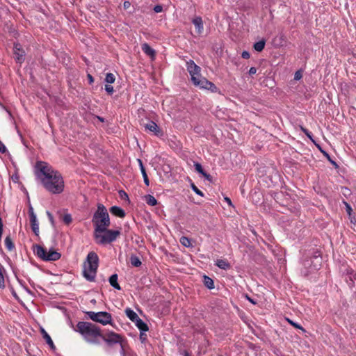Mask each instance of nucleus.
<instances>
[{"label": "nucleus", "instance_id": "obj_1", "mask_svg": "<svg viewBox=\"0 0 356 356\" xmlns=\"http://www.w3.org/2000/svg\"><path fill=\"white\" fill-rule=\"evenodd\" d=\"M35 168L38 170L35 172L36 177L47 192L58 195L64 191L65 181L59 171L44 161H37Z\"/></svg>", "mask_w": 356, "mask_h": 356}, {"label": "nucleus", "instance_id": "obj_2", "mask_svg": "<svg viewBox=\"0 0 356 356\" xmlns=\"http://www.w3.org/2000/svg\"><path fill=\"white\" fill-rule=\"evenodd\" d=\"M71 327L74 331L79 333L83 339L92 344H98L97 338L102 336L101 329L97 325L88 321H79L74 327L72 323H70Z\"/></svg>", "mask_w": 356, "mask_h": 356}, {"label": "nucleus", "instance_id": "obj_3", "mask_svg": "<svg viewBox=\"0 0 356 356\" xmlns=\"http://www.w3.org/2000/svg\"><path fill=\"white\" fill-rule=\"evenodd\" d=\"M92 222L95 226V232H103L110 226V218L107 209L102 204H97V209L94 213Z\"/></svg>", "mask_w": 356, "mask_h": 356}, {"label": "nucleus", "instance_id": "obj_4", "mask_svg": "<svg viewBox=\"0 0 356 356\" xmlns=\"http://www.w3.org/2000/svg\"><path fill=\"white\" fill-rule=\"evenodd\" d=\"M87 266H85L83 275L89 282L95 281L99 266V257L95 252H90L87 255Z\"/></svg>", "mask_w": 356, "mask_h": 356}, {"label": "nucleus", "instance_id": "obj_5", "mask_svg": "<svg viewBox=\"0 0 356 356\" xmlns=\"http://www.w3.org/2000/svg\"><path fill=\"white\" fill-rule=\"evenodd\" d=\"M120 235L119 230H113L106 228L103 232H95L94 236L97 244L105 245L115 241Z\"/></svg>", "mask_w": 356, "mask_h": 356}, {"label": "nucleus", "instance_id": "obj_6", "mask_svg": "<svg viewBox=\"0 0 356 356\" xmlns=\"http://www.w3.org/2000/svg\"><path fill=\"white\" fill-rule=\"evenodd\" d=\"M33 248L35 250L37 257L44 261H56L61 257V254L52 248L47 252L45 248L40 245H34Z\"/></svg>", "mask_w": 356, "mask_h": 356}, {"label": "nucleus", "instance_id": "obj_7", "mask_svg": "<svg viewBox=\"0 0 356 356\" xmlns=\"http://www.w3.org/2000/svg\"><path fill=\"white\" fill-rule=\"evenodd\" d=\"M85 314L88 318L92 321L101 323L103 325L112 324V316L107 312H95L92 311L86 312Z\"/></svg>", "mask_w": 356, "mask_h": 356}, {"label": "nucleus", "instance_id": "obj_8", "mask_svg": "<svg viewBox=\"0 0 356 356\" xmlns=\"http://www.w3.org/2000/svg\"><path fill=\"white\" fill-rule=\"evenodd\" d=\"M308 257L309 259L304 261V266L306 268H309L310 271L319 269L322 261L321 252L317 250H314L309 253V256Z\"/></svg>", "mask_w": 356, "mask_h": 356}, {"label": "nucleus", "instance_id": "obj_9", "mask_svg": "<svg viewBox=\"0 0 356 356\" xmlns=\"http://www.w3.org/2000/svg\"><path fill=\"white\" fill-rule=\"evenodd\" d=\"M192 83L194 86L200 89L208 90L212 92H217L218 91V88L213 83L209 81L205 77L202 76V75L197 77H193Z\"/></svg>", "mask_w": 356, "mask_h": 356}, {"label": "nucleus", "instance_id": "obj_10", "mask_svg": "<svg viewBox=\"0 0 356 356\" xmlns=\"http://www.w3.org/2000/svg\"><path fill=\"white\" fill-rule=\"evenodd\" d=\"M108 346H113L116 343H121L122 337L113 331H110L107 334V337H105L102 334L100 337Z\"/></svg>", "mask_w": 356, "mask_h": 356}, {"label": "nucleus", "instance_id": "obj_11", "mask_svg": "<svg viewBox=\"0 0 356 356\" xmlns=\"http://www.w3.org/2000/svg\"><path fill=\"white\" fill-rule=\"evenodd\" d=\"M186 69L191 76V81L193 77H197L201 75V68L197 65L193 60L186 61Z\"/></svg>", "mask_w": 356, "mask_h": 356}, {"label": "nucleus", "instance_id": "obj_12", "mask_svg": "<svg viewBox=\"0 0 356 356\" xmlns=\"http://www.w3.org/2000/svg\"><path fill=\"white\" fill-rule=\"evenodd\" d=\"M14 58L17 63L22 64L25 60V51L19 43H14Z\"/></svg>", "mask_w": 356, "mask_h": 356}, {"label": "nucleus", "instance_id": "obj_13", "mask_svg": "<svg viewBox=\"0 0 356 356\" xmlns=\"http://www.w3.org/2000/svg\"><path fill=\"white\" fill-rule=\"evenodd\" d=\"M146 131L152 132L157 137H162L163 136V130L153 121H149L144 124Z\"/></svg>", "mask_w": 356, "mask_h": 356}, {"label": "nucleus", "instance_id": "obj_14", "mask_svg": "<svg viewBox=\"0 0 356 356\" xmlns=\"http://www.w3.org/2000/svg\"><path fill=\"white\" fill-rule=\"evenodd\" d=\"M356 279V274L353 269L346 270V274L344 275V280L350 288L355 286V280Z\"/></svg>", "mask_w": 356, "mask_h": 356}, {"label": "nucleus", "instance_id": "obj_15", "mask_svg": "<svg viewBox=\"0 0 356 356\" xmlns=\"http://www.w3.org/2000/svg\"><path fill=\"white\" fill-rule=\"evenodd\" d=\"M192 23L194 24L196 32L197 34H201L203 32L204 26L203 21L201 17L197 16L193 19Z\"/></svg>", "mask_w": 356, "mask_h": 356}, {"label": "nucleus", "instance_id": "obj_16", "mask_svg": "<svg viewBox=\"0 0 356 356\" xmlns=\"http://www.w3.org/2000/svg\"><path fill=\"white\" fill-rule=\"evenodd\" d=\"M40 332L42 335L43 339L45 340L46 343L49 346L50 348L54 350L56 349V346L49 334L45 331V330L43 327L40 328Z\"/></svg>", "mask_w": 356, "mask_h": 356}, {"label": "nucleus", "instance_id": "obj_17", "mask_svg": "<svg viewBox=\"0 0 356 356\" xmlns=\"http://www.w3.org/2000/svg\"><path fill=\"white\" fill-rule=\"evenodd\" d=\"M142 51L152 58H154L156 56V51L153 49L147 43H143L141 45Z\"/></svg>", "mask_w": 356, "mask_h": 356}, {"label": "nucleus", "instance_id": "obj_18", "mask_svg": "<svg viewBox=\"0 0 356 356\" xmlns=\"http://www.w3.org/2000/svg\"><path fill=\"white\" fill-rule=\"evenodd\" d=\"M137 161L138 163V165H139V167H140V170L141 174H142L143 177L144 183H145V184L147 186H149V180L147 174L146 172L145 166H144V165L143 163V161H142V160L140 159H138Z\"/></svg>", "mask_w": 356, "mask_h": 356}, {"label": "nucleus", "instance_id": "obj_19", "mask_svg": "<svg viewBox=\"0 0 356 356\" xmlns=\"http://www.w3.org/2000/svg\"><path fill=\"white\" fill-rule=\"evenodd\" d=\"M110 212L111 213V214L121 218H124L126 216L124 210L118 206L111 207L110 208Z\"/></svg>", "mask_w": 356, "mask_h": 356}, {"label": "nucleus", "instance_id": "obj_20", "mask_svg": "<svg viewBox=\"0 0 356 356\" xmlns=\"http://www.w3.org/2000/svg\"><path fill=\"white\" fill-rule=\"evenodd\" d=\"M118 275L115 273L113 274L108 279V282L110 285L113 287L115 289L121 290V286L118 282Z\"/></svg>", "mask_w": 356, "mask_h": 356}, {"label": "nucleus", "instance_id": "obj_21", "mask_svg": "<svg viewBox=\"0 0 356 356\" xmlns=\"http://www.w3.org/2000/svg\"><path fill=\"white\" fill-rule=\"evenodd\" d=\"M136 326L138 328L140 332H147L149 330V327L146 323H145L141 318H138L136 321L134 322Z\"/></svg>", "mask_w": 356, "mask_h": 356}, {"label": "nucleus", "instance_id": "obj_22", "mask_svg": "<svg viewBox=\"0 0 356 356\" xmlns=\"http://www.w3.org/2000/svg\"><path fill=\"white\" fill-rule=\"evenodd\" d=\"M30 222L31 225V229L33 233L36 235H39V223L37 220V217L30 218Z\"/></svg>", "mask_w": 356, "mask_h": 356}, {"label": "nucleus", "instance_id": "obj_23", "mask_svg": "<svg viewBox=\"0 0 356 356\" xmlns=\"http://www.w3.org/2000/svg\"><path fill=\"white\" fill-rule=\"evenodd\" d=\"M216 265L220 269L228 270L231 268L230 264L226 259H218Z\"/></svg>", "mask_w": 356, "mask_h": 356}, {"label": "nucleus", "instance_id": "obj_24", "mask_svg": "<svg viewBox=\"0 0 356 356\" xmlns=\"http://www.w3.org/2000/svg\"><path fill=\"white\" fill-rule=\"evenodd\" d=\"M316 146L318 147V149L321 151V153H323V154L325 156V158H327V159L330 161V163L336 168H339V165L337 163V162L335 161H334L330 156V154L325 152V150H323L320 145H316Z\"/></svg>", "mask_w": 356, "mask_h": 356}, {"label": "nucleus", "instance_id": "obj_25", "mask_svg": "<svg viewBox=\"0 0 356 356\" xmlns=\"http://www.w3.org/2000/svg\"><path fill=\"white\" fill-rule=\"evenodd\" d=\"M204 285L209 289H213L215 288L214 282L213 279L207 275L203 276Z\"/></svg>", "mask_w": 356, "mask_h": 356}, {"label": "nucleus", "instance_id": "obj_26", "mask_svg": "<svg viewBox=\"0 0 356 356\" xmlns=\"http://www.w3.org/2000/svg\"><path fill=\"white\" fill-rule=\"evenodd\" d=\"M125 314L127 315V316L132 321V322H134L136 321L139 317L138 316V314L134 311L132 310L131 308L129 307H127L125 309Z\"/></svg>", "mask_w": 356, "mask_h": 356}, {"label": "nucleus", "instance_id": "obj_27", "mask_svg": "<svg viewBox=\"0 0 356 356\" xmlns=\"http://www.w3.org/2000/svg\"><path fill=\"white\" fill-rule=\"evenodd\" d=\"M5 245L8 250L13 251L15 249V246L14 243L13 242V240L10 237V235H8L5 238Z\"/></svg>", "mask_w": 356, "mask_h": 356}, {"label": "nucleus", "instance_id": "obj_28", "mask_svg": "<svg viewBox=\"0 0 356 356\" xmlns=\"http://www.w3.org/2000/svg\"><path fill=\"white\" fill-rule=\"evenodd\" d=\"M343 203L345 204L346 211L348 215L349 216L350 222L353 223L354 225H355L356 220H355V217H352L353 209H352L350 205L346 202H343Z\"/></svg>", "mask_w": 356, "mask_h": 356}, {"label": "nucleus", "instance_id": "obj_29", "mask_svg": "<svg viewBox=\"0 0 356 356\" xmlns=\"http://www.w3.org/2000/svg\"><path fill=\"white\" fill-rule=\"evenodd\" d=\"M265 44H266V40L264 39H262V40L255 42L253 45V47L255 51L260 52L264 49Z\"/></svg>", "mask_w": 356, "mask_h": 356}, {"label": "nucleus", "instance_id": "obj_30", "mask_svg": "<svg viewBox=\"0 0 356 356\" xmlns=\"http://www.w3.org/2000/svg\"><path fill=\"white\" fill-rule=\"evenodd\" d=\"M130 263L134 267H140L142 262L138 257L135 254H131L130 257Z\"/></svg>", "mask_w": 356, "mask_h": 356}, {"label": "nucleus", "instance_id": "obj_31", "mask_svg": "<svg viewBox=\"0 0 356 356\" xmlns=\"http://www.w3.org/2000/svg\"><path fill=\"white\" fill-rule=\"evenodd\" d=\"M146 203L149 206H156L158 204L156 199L152 195L145 196Z\"/></svg>", "mask_w": 356, "mask_h": 356}, {"label": "nucleus", "instance_id": "obj_32", "mask_svg": "<svg viewBox=\"0 0 356 356\" xmlns=\"http://www.w3.org/2000/svg\"><path fill=\"white\" fill-rule=\"evenodd\" d=\"M180 243L182 245L186 248H189L192 246L191 241L186 236H181L180 238Z\"/></svg>", "mask_w": 356, "mask_h": 356}, {"label": "nucleus", "instance_id": "obj_33", "mask_svg": "<svg viewBox=\"0 0 356 356\" xmlns=\"http://www.w3.org/2000/svg\"><path fill=\"white\" fill-rule=\"evenodd\" d=\"M115 81V76L113 73H107L105 77V81L107 83L111 84Z\"/></svg>", "mask_w": 356, "mask_h": 356}, {"label": "nucleus", "instance_id": "obj_34", "mask_svg": "<svg viewBox=\"0 0 356 356\" xmlns=\"http://www.w3.org/2000/svg\"><path fill=\"white\" fill-rule=\"evenodd\" d=\"M194 167H195V170H196L198 173L201 174L202 175H203V174L206 172V171L203 169V168H202V165H201L200 163H198V162H195V163H194Z\"/></svg>", "mask_w": 356, "mask_h": 356}, {"label": "nucleus", "instance_id": "obj_35", "mask_svg": "<svg viewBox=\"0 0 356 356\" xmlns=\"http://www.w3.org/2000/svg\"><path fill=\"white\" fill-rule=\"evenodd\" d=\"M3 270H4V268L0 267V289H4L6 286Z\"/></svg>", "mask_w": 356, "mask_h": 356}, {"label": "nucleus", "instance_id": "obj_36", "mask_svg": "<svg viewBox=\"0 0 356 356\" xmlns=\"http://www.w3.org/2000/svg\"><path fill=\"white\" fill-rule=\"evenodd\" d=\"M63 221L66 224V225H69L70 223L72 222V216L69 213H66L63 216Z\"/></svg>", "mask_w": 356, "mask_h": 356}, {"label": "nucleus", "instance_id": "obj_37", "mask_svg": "<svg viewBox=\"0 0 356 356\" xmlns=\"http://www.w3.org/2000/svg\"><path fill=\"white\" fill-rule=\"evenodd\" d=\"M192 190L198 195L203 197L204 193L193 183L191 184Z\"/></svg>", "mask_w": 356, "mask_h": 356}, {"label": "nucleus", "instance_id": "obj_38", "mask_svg": "<svg viewBox=\"0 0 356 356\" xmlns=\"http://www.w3.org/2000/svg\"><path fill=\"white\" fill-rule=\"evenodd\" d=\"M301 130L312 142L315 143V141L312 138V134L307 129L301 127Z\"/></svg>", "mask_w": 356, "mask_h": 356}, {"label": "nucleus", "instance_id": "obj_39", "mask_svg": "<svg viewBox=\"0 0 356 356\" xmlns=\"http://www.w3.org/2000/svg\"><path fill=\"white\" fill-rule=\"evenodd\" d=\"M105 90L108 95H112L114 92L113 87L110 84L105 85Z\"/></svg>", "mask_w": 356, "mask_h": 356}, {"label": "nucleus", "instance_id": "obj_40", "mask_svg": "<svg viewBox=\"0 0 356 356\" xmlns=\"http://www.w3.org/2000/svg\"><path fill=\"white\" fill-rule=\"evenodd\" d=\"M145 332H140V340L142 343H145L147 341V334L145 333Z\"/></svg>", "mask_w": 356, "mask_h": 356}, {"label": "nucleus", "instance_id": "obj_41", "mask_svg": "<svg viewBox=\"0 0 356 356\" xmlns=\"http://www.w3.org/2000/svg\"><path fill=\"white\" fill-rule=\"evenodd\" d=\"M154 11L156 13H161L163 11V6L161 5H156L154 8H153Z\"/></svg>", "mask_w": 356, "mask_h": 356}, {"label": "nucleus", "instance_id": "obj_42", "mask_svg": "<svg viewBox=\"0 0 356 356\" xmlns=\"http://www.w3.org/2000/svg\"><path fill=\"white\" fill-rule=\"evenodd\" d=\"M207 181L209 182H213V178L211 176V175L208 174L207 172H205L202 175Z\"/></svg>", "mask_w": 356, "mask_h": 356}, {"label": "nucleus", "instance_id": "obj_43", "mask_svg": "<svg viewBox=\"0 0 356 356\" xmlns=\"http://www.w3.org/2000/svg\"><path fill=\"white\" fill-rule=\"evenodd\" d=\"M47 215L48 216V218H49L51 224L52 225H54V220L53 215L49 211H47Z\"/></svg>", "mask_w": 356, "mask_h": 356}, {"label": "nucleus", "instance_id": "obj_44", "mask_svg": "<svg viewBox=\"0 0 356 356\" xmlns=\"http://www.w3.org/2000/svg\"><path fill=\"white\" fill-rule=\"evenodd\" d=\"M289 323H290L291 325H292L293 327H296V328H298V329H300V330H304L303 327H302L300 325H299V324H298V323H294L293 321H291V320H289Z\"/></svg>", "mask_w": 356, "mask_h": 356}, {"label": "nucleus", "instance_id": "obj_45", "mask_svg": "<svg viewBox=\"0 0 356 356\" xmlns=\"http://www.w3.org/2000/svg\"><path fill=\"white\" fill-rule=\"evenodd\" d=\"M241 57L244 59H248L250 57V54L247 51H243L241 54Z\"/></svg>", "mask_w": 356, "mask_h": 356}, {"label": "nucleus", "instance_id": "obj_46", "mask_svg": "<svg viewBox=\"0 0 356 356\" xmlns=\"http://www.w3.org/2000/svg\"><path fill=\"white\" fill-rule=\"evenodd\" d=\"M29 214L30 218L36 217L35 213H34L33 208L32 206H30L29 208Z\"/></svg>", "mask_w": 356, "mask_h": 356}, {"label": "nucleus", "instance_id": "obj_47", "mask_svg": "<svg viewBox=\"0 0 356 356\" xmlns=\"http://www.w3.org/2000/svg\"><path fill=\"white\" fill-rule=\"evenodd\" d=\"M302 78V74L300 71L296 72L294 74V80H300Z\"/></svg>", "mask_w": 356, "mask_h": 356}, {"label": "nucleus", "instance_id": "obj_48", "mask_svg": "<svg viewBox=\"0 0 356 356\" xmlns=\"http://www.w3.org/2000/svg\"><path fill=\"white\" fill-rule=\"evenodd\" d=\"M7 149L4 144L0 140V152L5 153L6 152Z\"/></svg>", "mask_w": 356, "mask_h": 356}, {"label": "nucleus", "instance_id": "obj_49", "mask_svg": "<svg viewBox=\"0 0 356 356\" xmlns=\"http://www.w3.org/2000/svg\"><path fill=\"white\" fill-rule=\"evenodd\" d=\"M131 3L129 1H125L123 3V8L124 10H127L130 8Z\"/></svg>", "mask_w": 356, "mask_h": 356}, {"label": "nucleus", "instance_id": "obj_50", "mask_svg": "<svg viewBox=\"0 0 356 356\" xmlns=\"http://www.w3.org/2000/svg\"><path fill=\"white\" fill-rule=\"evenodd\" d=\"M256 72H257V69H256V67H250V70H249V72H248V73H249V74H250V75H253V74H254Z\"/></svg>", "mask_w": 356, "mask_h": 356}, {"label": "nucleus", "instance_id": "obj_51", "mask_svg": "<svg viewBox=\"0 0 356 356\" xmlns=\"http://www.w3.org/2000/svg\"><path fill=\"white\" fill-rule=\"evenodd\" d=\"M12 180L15 182V183H17L19 181V176L15 174V175H13L12 176Z\"/></svg>", "mask_w": 356, "mask_h": 356}, {"label": "nucleus", "instance_id": "obj_52", "mask_svg": "<svg viewBox=\"0 0 356 356\" xmlns=\"http://www.w3.org/2000/svg\"><path fill=\"white\" fill-rule=\"evenodd\" d=\"M87 77H88V81H89L90 84H91L92 83L94 82V78H93V76L91 74H88L87 75Z\"/></svg>", "mask_w": 356, "mask_h": 356}, {"label": "nucleus", "instance_id": "obj_53", "mask_svg": "<svg viewBox=\"0 0 356 356\" xmlns=\"http://www.w3.org/2000/svg\"><path fill=\"white\" fill-rule=\"evenodd\" d=\"M120 195L122 198H123L124 196L126 197L127 198H128V195L124 191H120Z\"/></svg>", "mask_w": 356, "mask_h": 356}, {"label": "nucleus", "instance_id": "obj_54", "mask_svg": "<svg viewBox=\"0 0 356 356\" xmlns=\"http://www.w3.org/2000/svg\"><path fill=\"white\" fill-rule=\"evenodd\" d=\"M11 292H12V294L13 296H14V298L16 299V300H19V297L17 295L15 291L12 288L11 289Z\"/></svg>", "mask_w": 356, "mask_h": 356}, {"label": "nucleus", "instance_id": "obj_55", "mask_svg": "<svg viewBox=\"0 0 356 356\" xmlns=\"http://www.w3.org/2000/svg\"><path fill=\"white\" fill-rule=\"evenodd\" d=\"M225 202L230 206H232V201L230 200V198L227 197H225Z\"/></svg>", "mask_w": 356, "mask_h": 356}, {"label": "nucleus", "instance_id": "obj_56", "mask_svg": "<svg viewBox=\"0 0 356 356\" xmlns=\"http://www.w3.org/2000/svg\"><path fill=\"white\" fill-rule=\"evenodd\" d=\"M246 298L251 302L252 303L253 305H256L257 304V302L254 301L253 299H252L251 298H250L248 296H246Z\"/></svg>", "mask_w": 356, "mask_h": 356}, {"label": "nucleus", "instance_id": "obj_57", "mask_svg": "<svg viewBox=\"0 0 356 356\" xmlns=\"http://www.w3.org/2000/svg\"><path fill=\"white\" fill-rule=\"evenodd\" d=\"M96 118H97L100 122H104V120H104V118H102V117H101V116H98V115H97V116H96Z\"/></svg>", "mask_w": 356, "mask_h": 356}, {"label": "nucleus", "instance_id": "obj_58", "mask_svg": "<svg viewBox=\"0 0 356 356\" xmlns=\"http://www.w3.org/2000/svg\"><path fill=\"white\" fill-rule=\"evenodd\" d=\"M139 241H143V239L140 236L138 237V239L136 241V243L137 244H138L139 243Z\"/></svg>", "mask_w": 356, "mask_h": 356}, {"label": "nucleus", "instance_id": "obj_59", "mask_svg": "<svg viewBox=\"0 0 356 356\" xmlns=\"http://www.w3.org/2000/svg\"><path fill=\"white\" fill-rule=\"evenodd\" d=\"M184 356H190L189 353L188 352H185Z\"/></svg>", "mask_w": 356, "mask_h": 356}, {"label": "nucleus", "instance_id": "obj_60", "mask_svg": "<svg viewBox=\"0 0 356 356\" xmlns=\"http://www.w3.org/2000/svg\"><path fill=\"white\" fill-rule=\"evenodd\" d=\"M17 280H18L19 282L21 284H22L21 280H19V279H17Z\"/></svg>", "mask_w": 356, "mask_h": 356}]
</instances>
